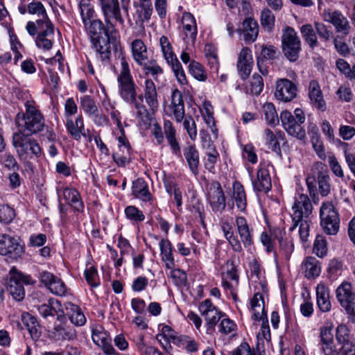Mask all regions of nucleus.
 I'll use <instances>...</instances> for the list:
<instances>
[{
	"label": "nucleus",
	"instance_id": "1",
	"mask_svg": "<svg viewBox=\"0 0 355 355\" xmlns=\"http://www.w3.org/2000/svg\"><path fill=\"white\" fill-rule=\"evenodd\" d=\"M26 112L16 116V123L19 132L26 136L31 135L42 131L45 125L44 119L40 111L36 107L33 101H27L25 103Z\"/></svg>",
	"mask_w": 355,
	"mask_h": 355
},
{
	"label": "nucleus",
	"instance_id": "2",
	"mask_svg": "<svg viewBox=\"0 0 355 355\" xmlns=\"http://www.w3.org/2000/svg\"><path fill=\"white\" fill-rule=\"evenodd\" d=\"M121 69L117 76L119 93L125 103L137 97V85L130 73L129 64L124 57L121 58Z\"/></svg>",
	"mask_w": 355,
	"mask_h": 355
},
{
	"label": "nucleus",
	"instance_id": "3",
	"mask_svg": "<svg viewBox=\"0 0 355 355\" xmlns=\"http://www.w3.org/2000/svg\"><path fill=\"white\" fill-rule=\"evenodd\" d=\"M35 283L31 275H24L15 268H12L8 275L7 291L16 301H21L25 297L24 285Z\"/></svg>",
	"mask_w": 355,
	"mask_h": 355
},
{
	"label": "nucleus",
	"instance_id": "4",
	"mask_svg": "<svg viewBox=\"0 0 355 355\" xmlns=\"http://www.w3.org/2000/svg\"><path fill=\"white\" fill-rule=\"evenodd\" d=\"M301 40L294 28L286 26L282 35V50L290 62H296L302 50Z\"/></svg>",
	"mask_w": 355,
	"mask_h": 355
},
{
	"label": "nucleus",
	"instance_id": "5",
	"mask_svg": "<svg viewBox=\"0 0 355 355\" xmlns=\"http://www.w3.org/2000/svg\"><path fill=\"white\" fill-rule=\"evenodd\" d=\"M320 225L324 232L329 235H336L340 227V218L331 202L322 204L320 210Z\"/></svg>",
	"mask_w": 355,
	"mask_h": 355
},
{
	"label": "nucleus",
	"instance_id": "6",
	"mask_svg": "<svg viewBox=\"0 0 355 355\" xmlns=\"http://www.w3.org/2000/svg\"><path fill=\"white\" fill-rule=\"evenodd\" d=\"M336 293V299L345 310L349 320L355 323V291L352 285L344 282L337 288Z\"/></svg>",
	"mask_w": 355,
	"mask_h": 355
},
{
	"label": "nucleus",
	"instance_id": "7",
	"mask_svg": "<svg viewBox=\"0 0 355 355\" xmlns=\"http://www.w3.org/2000/svg\"><path fill=\"white\" fill-rule=\"evenodd\" d=\"M108 30V27L105 29L106 40L101 38L94 41H92V46L95 49L96 52V56L101 62H108L111 56V44L113 46V49L117 50L118 43L114 37L112 36L111 34L114 29Z\"/></svg>",
	"mask_w": 355,
	"mask_h": 355
},
{
	"label": "nucleus",
	"instance_id": "8",
	"mask_svg": "<svg viewBox=\"0 0 355 355\" xmlns=\"http://www.w3.org/2000/svg\"><path fill=\"white\" fill-rule=\"evenodd\" d=\"M101 8L108 30L114 29L112 21L123 24L124 20L121 13L119 0H99Z\"/></svg>",
	"mask_w": 355,
	"mask_h": 355
},
{
	"label": "nucleus",
	"instance_id": "9",
	"mask_svg": "<svg viewBox=\"0 0 355 355\" xmlns=\"http://www.w3.org/2000/svg\"><path fill=\"white\" fill-rule=\"evenodd\" d=\"M199 311L206 321L208 331H214L220 319L225 315L212 304L209 299H207L200 304Z\"/></svg>",
	"mask_w": 355,
	"mask_h": 355
},
{
	"label": "nucleus",
	"instance_id": "10",
	"mask_svg": "<svg viewBox=\"0 0 355 355\" xmlns=\"http://www.w3.org/2000/svg\"><path fill=\"white\" fill-rule=\"evenodd\" d=\"M24 252L18 239L8 234H0V254L17 259Z\"/></svg>",
	"mask_w": 355,
	"mask_h": 355
},
{
	"label": "nucleus",
	"instance_id": "11",
	"mask_svg": "<svg viewBox=\"0 0 355 355\" xmlns=\"http://www.w3.org/2000/svg\"><path fill=\"white\" fill-rule=\"evenodd\" d=\"M12 142L19 154L32 153L36 157L41 154V148L39 144L34 139L28 138V136L22 132H17L13 135Z\"/></svg>",
	"mask_w": 355,
	"mask_h": 355
},
{
	"label": "nucleus",
	"instance_id": "12",
	"mask_svg": "<svg viewBox=\"0 0 355 355\" xmlns=\"http://www.w3.org/2000/svg\"><path fill=\"white\" fill-rule=\"evenodd\" d=\"M292 220H295V223L302 220L303 218L310 217L313 211V205L308 196L299 194L296 196L292 206Z\"/></svg>",
	"mask_w": 355,
	"mask_h": 355
},
{
	"label": "nucleus",
	"instance_id": "13",
	"mask_svg": "<svg viewBox=\"0 0 355 355\" xmlns=\"http://www.w3.org/2000/svg\"><path fill=\"white\" fill-rule=\"evenodd\" d=\"M207 199L214 212H222L226 207V198L223 190L217 181L212 182L207 193Z\"/></svg>",
	"mask_w": 355,
	"mask_h": 355
},
{
	"label": "nucleus",
	"instance_id": "14",
	"mask_svg": "<svg viewBox=\"0 0 355 355\" xmlns=\"http://www.w3.org/2000/svg\"><path fill=\"white\" fill-rule=\"evenodd\" d=\"M312 171L316 177L320 195L328 196L331 191V184L327 166L321 162H316L313 166Z\"/></svg>",
	"mask_w": 355,
	"mask_h": 355
},
{
	"label": "nucleus",
	"instance_id": "15",
	"mask_svg": "<svg viewBox=\"0 0 355 355\" xmlns=\"http://www.w3.org/2000/svg\"><path fill=\"white\" fill-rule=\"evenodd\" d=\"M57 321L52 334L56 340H73L76 337V330L66 324L67 319L64 311L60 313H58Z\"/></svg>",
	"mask_w": 355,
	"mask_h": 355
},
{
	"label": "nucleus",
	"instance_id": "16",
	"mask_svg": "<svg viewBox=\"0 0 355 355\" xmlns=\"http://www.w3.org/2000/svg\"><path fill=\"white\" fill-rule=\"evenodd\" d=\"M297 85L287 78H282L277 81L276 91L275 93L277 99L289 102L297 96Z\"/></svg>",
	"mask_w": 355,
	"mask_h": 355
},
{
	"label": "nucleus",
	"instance_id": "17",
	"mask_svg": "<svg viewBox=\"0 0 355 355\" xmlns=\"http://www.w3.org/2000/svg\"><path fill=\"white\" fill-rule=\"evenodd\" d=\"M92 340L100 347L107 355L116 354V350L112 344V338L101 326L96 327L92 329Z\"/></svg>",
	"mask_w": 355,
	"mask_h": 355
},
{
	"label": "nucleus",
	"instance_id": "18",
	"mask_svg": "<svg viewBox=\"0 0 355 355\" xmlns=\"http://www.w3.org/2000/svg\"><path fill=\"white\" fill-rule=\"evenodd\" d=\"M252 65V55L250 49L248 47L243 48L237 62L238 72L242 80H245L249 77Z\"/></svg>",
	"mask_w": 355,
	"mask_h": 355
},
{
	"label": "nucleus",
	"instance_id": "19",
	"mask_svg": "<svg viewBox=\"0 0 355 355\" xmlns=\"http://www.w3.org/2000/svg\"><path fill=\"white\" fill-rule=\"evenodd\" d=\"M327 17L328 19H326V21L333 24L336 33H340L345 37L350 33L351 26L349 21L341 12L335 10L332 12H329Z\"/></svg>",
	"mask_w": 355,
	"mask_h": 355
},
{
	"label": "nucleus",
	"instance_id": "20",
	"mask_svg": "<svg viewBox=\"0 0 355 355\" xmlns=\"http://www.w3.org/2000/svg\"><path fill=\"white\" fill-rule=\"evenodd\" d=\"M309 98L312 107L322 112L326 111L327 104L324 99L320 86L316 80H311L309 83Z\"/></svg>",
	"mask_w": 355,
	"mask_h": 355
},
{
	"label": "nucleus",
	"instance_id": "21",
	"mask_svg": "<svg viewBox=\"0 0 355 355\" xmlns=\"http://www.w3.org/2000/svg\"><path fill=\"white\" fill-rule=\"evenodd\" d=\"M301 270L307 279H315L321 272V263L314 257H306L302 263Z\"/></svg>",
	"mask_w": 355,
	"mask_h": 355
},
{
	"label": "nucleus",
	"instance_id": "22",
	"mask_svg": "<svg viewBox=\"0 0 355 355\" xmlns=\"http://www.w3.org/2000/svg\"><path fill=\"white\" fill-rule=\"evenodd\" d=\"M238 31L243 34L245 43L250 44L254 42L258 36L259 26L254 19L248 17L243 21L242 28Z\"/></svg>",
	"mask_w": 355,
	"mask_h": 355
},
{
	"label": "nucleus",
	"instance_id": "23",
	"mask_svg": "<svg viewBox=\"0 0 355 355\" xmlns=\"http://www.w3.org/2000/svg\"><path fill=\"white\" fill-rule=\"evenodd\" d=\"M66 128L68 133L76 141H80L81 136L86 137L82 116H78L75 121L71 117H67L66 119Z\"/></svg>",
	"mask_w": 355,
	"mask_h": 355
},
{
	"label": "nucleus",
	"instance_id": "24",
	"mask_svg": "<svg viewBox=\"0 0 355 355\" xmlns=\"http://www.w3.org/2000/svg\"><path fill=\"white\" fill-rule=\"evenodd\" d=\"M173 114L178 122L182 121L184 116V104L181 92L175 89L173 90L171 96V105Z\"/></svg>",
	"mask_w": 355,
	"mask_h": 355
},
{
	"label": "nucleus",
	"instance_id": "25",
	"mask_svg": "<svg viewBox=\"0 0 355 355\" xmlns=\"http://www.w3.org/2000/svg\"><path fill=\"white\" fill-rule=\"evenodd\" d=\"M254 190L257 192H268L272 187L271 178L268 169L261 168L257 173V178L252 180Z\"/></svg>",
	"mask_w": 355,
	"mask_h": 355
},
{
	"label": "nucleus",
	"instance_id": "26",
	"mask_svg": "<svg viewBox=\"0 0 355 355\" xmlns=\"http://www.w3.org/2000/svg\"><path fill=\"white\" fill-rule=\"evenodd\" d=\"M250 311L252 312V320L260 321L266 319L263 297L260 293H256L251 299Z\"/></svg>",
	"mask_w": 355,
	"mask_h": 355
},
{
	"label": "nucleus",
	"instance_id": "27",
	"mask_svg": "<svg viewBox=\"0 0 355 355\" xmlns=\"http://www.w3.org/2000/svg\"><path fill=\"white\" fill-rule=\"evenodd\" d=\"M144 93L146 103L148 105L150 110L155 112L157 110L159 103L156 87L152 80L146 79L145 80Z\"/></svg>",
	"mask_w": 355,
	"mask_h": 355
},
{
	"label": "nucleus",
	"instance_id": "28",
	"mask_svg": "<svg viewBox=\"0 0 355 355\" xmlns=\"http://www.w3.org/2000/svg\"><path fill=\"white\" fill-rule=\"evenodd\" d=\"M64 315L69 318L71 323L76 326H83L86 322V318L81 309L71 302L64 304Z\"/></svg>",
	"mask_w": 355,
	"mask_h": 355
},
{
	"label": "nucleus",
	"instance_id": "29",
	"mask_svg": "<svg viewBox=\"0 0 355 355\" xmlns=\"http://www.w3.org/2000/svg\"><path fill=\"white\" fill-rule=\"evenodd\" d=\"M237 231L240 236L241 242L245 248H248L253 244L251 230L244 217L239 216L236 218Z\"/></svg>",
	"mask_w": 355,
	"mask_h": 355
},
{
	"label": "nucleus",
	"instance_id": "30",
	"mask_svg": "<svg viewBox=\"0 0 355 355\" xmlns=\"http://www.w3.org/2000/svg\"><path fill=\"white\" fill-rule=\"evenodd\" d=\"M317 306L322 312L330 311L331 305L329 300V288L323 284L316 287Z\"/></svg>",
	"mask_w": 355,
	"mask_h": 355
},
{
	"label": "nucleus",
	"instance_id": "31",
	"mask_svg": "<svg viewBox=\"0 0 355 355\" xmlns=\"http://www.w3.org/2000/svg\"><path fill=\"white\" fill-rule=\"evenodd\" d=\"M280 119L284 128L287 125H294L296 123H304L305 114L302 109L297 108L294 111V115L291 112L285 110L282 112Z\"/></svg>",
	"mask_w": 355,
	"mask_h": 355
},
{
	"label": "nucleus",
	"instance_id": "32",
	"mask_svg": "<svg viewBox=\"0 0 355 355\" xmlns=\"http://www.w3.org/2000/svg\"><path fill=\"white\" fill-rule=\"evenodd\" d=\"M131 49L135 61L139 64H144L148 60L147 48L144 42L140 39L132 42Z\"/></svg>",
	"mask_w": 355,
	"mask_h": 355
},
{
	"label": "nucleus",
	"instance_id": "33",
	"mask_svg": "<svg viewBox=\"0 0 355 355\" xmlns=\"http://www.w3.org/2000/svg\"><path fill=\"white\" fill-rule=\"evenodd\" d=\"M63 197L67 202L78 212H83L84 204L80 199L79 192L75 189L65 188L63 190Z\"/></svg>",
	"mask_w": 355,
	"mask_h": 355
},
{
	"label": "nucleus",
	"instance_id": "34",
	"mask_svg": "<svg viewBox=\"0 0 355 355\" xmlns=\"http://www.w3.org/2000/svg\"><path fill=\"white\" fill-rule=\"evenodd\" d=\"M132 191L135 198L141 199L143 201L148 202L151 199L148 184L142 178H137L133 182Z\"/></svg>",
	"mask_w": 355,
	"mask_h": 355
},
{
	"label": "nucleus",
	"instance_id": "35",
	"mask_svg": "<svg viewBox=\"0 0 355 355\" xmlns=\"http://www.w3.org/2000/svg\"><path fill=\"white\" fill-rule=\"evenodd\" d=\"M162 259L165 262L167 268L171 269L175 266L172 252V244L168 239H162L159 242Z\"/></svg>",
	"mask_w": 355,
	"mask_h": 355
},
{
	"label": "nucleus",
	"instance_id": "36",
	"mask_svg": "<svg viewBox=\"0 0 355 355\" xmlns=\"http://www.w3.org/2000/svg\"><path fill=\"white\" fill-rule=\"evenodd\" d=\"M184 155L190 170L194 175L198 173L199 154L193 145H189L184 149Z\"/></svg>",
	"mask_w": 355,
	"mask_h": 355
},
{
	"label": "nucleus",
	"instance_id": "37",
	"mask_svg": "<svg viewBox=\"0 0 355 355\" xmlns=\"http://www.w3.org/2000/svg\"><path fill=\"white\" fill-rule=\"evenodd\" d=\"M183 29L185 37L194 42L197 34L196 19L191 13H187L182 17Z\"/></svg>",
	"mask_w": 355,
	"mask_h": 355
},
{
	"label": "nucleus",
	"instance_id": "38",
	"mask_svg": "<svg viewBox=\"0 0 355 355\" xmlns=\"http://www.w3.org/2000/svg\"><path fill=\"white\" fill-rule=\"evenodd\" d=\"M164 130L166 138L172 149L173 153L176 155H180V148L175 138V130L170 121H166L164 122Z\"/></svg>",
	"mask_w": 355,
	"mask_h": 355
},
{
	"label": "nucleus",
	"instance_id": "39",
	"mask_svg": "<svg viewBox=\"0 0 355 355\" xmlns=\"http://www.w3.org/2000/svg\"><path fill=\"white\" fill-rule=\"evenodd\" d=\"M328 163L329 168L335 177L341 179L342 181L345 183L351 180L349 175L345 174L342 165L334 154L328 157Z\"/></svg>",
	"mask_w": 355,
	"mask_h": 355
},
{
	"label": "nucleus",
	"instance_id": "40",
	"mask_svg": "<svg viewBox=\"0 0 355 355\" xmlns=\"http://www.w3.org/2000/svg\"><path fill=\"white\" fill-rule=\"evenodd\" d=\"M300 32L304 40L310 48L314 49L318 46L316 31L311 24L302 25L300 28Z\"/></svg>",
	"mask_w": 355,
	"mask_h": 355
},
{
	"label": "nucleus",
	"instance_id": "41",
	"mask_svg": "<svg viewBox=\"0 0 355 355\" xmlns=\"http://www.w3.org/2000/svg\"><path fill=\"white\" fill-rule=\"evenodd\" d=\"M225 237L232 246V250L236 252L242 251V246L239 239L234 236L232 225L228 222L223 223L221 225Z\"/></svg>",
	"mask_w": 355,
	"mask_h": 355
},
{
	"label": "nucleus",
	"instance_id": "42",
	"mask_svg": "<svg viewBox=\"0 0 355 355\" xmlns=\"http://www.w3.org/2000/svg\"><path fill=\"white\" fill-rule=\"evenodd\" d=\"M88 35L90 37L91 42L103 38L101 37L102 31L105 33V29L104 24L100 19H92L88 22V25L85 26Z\"/></svg>",
	"mask_w": 355,
	"mask_h": 355
},
{
	"label": "nucleus",
	"instance_id": "43",
	"mask_svg": "<svg viewBox=\"0 0 355 355\" xmlns=\"http://www.w3.org/2000/svg\"><path fill=\"white\" fill-rule=\"evenodd\" d=\"M233 198L234 199L237 208L243 211L246 209V196L243 185L239 182L233 184Z\"/></svg>",
	"mask_w": 355,
	"mask_h": 355
},
{
	"label": "nucleus",
	"instance_id": "44",
	"mask_svg": "<svg viewBox=\"0 0 355 355\" xmlns=\"http://www.w3.org/2000/svg\"><path fill=\"white\" fill-rule=\"evenodd\" d=\"M54 33V28H51L49 26L47 30H44L40 32L36 39V45L39 48H42L44 50H49L53 46L51 39L49 37H53Z\"/></svg>",
	"mask_w": 355,
	"mask_h": 355
},
{
	"label": "nucleus",
	"instance_id": "45",
	"mask_svg": "<svg viewBox=\"0 0 355 355\" xmlns=\"http://www.w3.org/2000/svg\"><path fill=\"white\" fill-rule=\"evenodd\" d=\"M80 107L84 112L91 116H98V108L94 100L89 96L85 95L80 98Z\"/></svg>",
	"mask_w": 355,
	"mask_h": 355
},
{
	"label": "nucleus",
	"instance_id": "46",
	"mask_svg": "<svg viewBox=\"0 0 355 355\" xmlns=\"http://www.w3.org/2000/svg\"><path fill=\"white\" fill-rule=\"evenodd\" d=\"M293 224L290 227V231H293L299 225V234L302 241H306L308 236H309V228L311 223L310 217L303 218L302 220L295 223V220H292Z\"/></svg>",
	"mask_w": 355,
	"mask_h": 355
},
{
	"label": "nucleus",
	"instance_id": "47",
	"mask_svg": "<svg viewBox=\"0 0 355 355\" xmlns=\"http://www.w3.org/2000/svg\"><path fill=\"white\" fill-rule=\"evenodd\" d=\"M262 110L265 116V119L268 125H275L279 123L276 109L272 103H264L262 107Z\"/></svg>",
	"mask_w": 355,
	"mask_h": 355
},
{
	"label": "nucleus",
	"instance_id": "48",
	"mask_svg": "<svg viewBox=\"0 0 355 355\" xmlns=\"http://www.w3.org/2000/svg\"><path fill=\"white\" fill-rule=\"evenodd\" d=\"M80 15L85 26L88 25V22L92 21L94 16V10L93 6L89 3L88 0H81L79 3Z\"/></svg>",
	"mask_w": 355,
	"mask_h": 355
},
{
	"label": "nucleus",
	"instance_id": "49",
	"mask_svg": "<svg viewBox=\"0 0 355 355\" xmlns=\"http://www.w3.org/2000/svg\"><path fill=\"white\" fill-rule=\"evenodd\" d=\"M327 242L325 237L322 235H317L313 243V252L318 257L323 258L327 255Z\"/></svg>",
	"mask_w": 355,
	"mask_h": 355
},
{
	"label": "nucleus",
	"instance_id": "50",
	"mask_svg": "<svg viewBox=\"0 0 355 355\" xmlns=\"http://www.w3.org/2000/svg\"><path fill=\"white\" fill-rule=\"evenodd\" d=\"M263 89V80L261 76L254 73L250 80V87L246 88V93L259 95Z\"/></svg>",
	"mask_w": 355,
	"mask_h": 355
},
{
	"label": "nucleus",
	"instance_id": "51",
	"mask_svg": "<svg viewBox=\"0 0 355 355\" xmlns=\"http://www.w3.org/2000/svg\"><path fill=\"white\" fill-rule=\"evenodd\" d=\"M338 142L339 146L343 148V155L347 167L355 177V153L349 152V144L342 141H338Z\"/></svg>",
	"mask_w": 355,
	"mask_h": 355
},
{
	"label": "nucleus",
	"instance_id": "52",
	"mask_svg": "<svg viewBox=\"0 0 355 355\" xmlns=\"http://www.w3.org/2000/svg\"><path fill=\"white\" fill-rule=\"evenodd\" d=\"M142 66V69L146 75H151L154 79L157 80V76L163 73L162 69L157 64L155 60H146L144 64H139Z\"/></svg>",
	"mask_w": 355,
	"mask_h": 355
},
{
	"label": "nucleus",
	"instance_id": "53",
	"mask_svg": "<svg viewBox=\"0 0 355 355\" xmlns=\"http://www.w3.org/2000/svg\"><path fill=\"white\" fill-rule=\"evenodd\" d=\"M159 43L162 47V51L167 63L173 62L175 59H178L176 55L172 51V46L166 36H162L159 39Z\"/></svg>",
	"mask_w": 355,
	"mask_h": 355
},
{
	"label": "nucleus",
	"instance_id": "54",
	"mask_svg": "<svg viewBox=\"0 0 355 355\" xmlns=\"http://www.w3.org/2000/svg\"><path fill=\"white\" fill-rule=\"evenodd\" d=\"M275 16L272 11L265 8L261 13V26L268 31H270L275 26Z\"/></svg>",
	"mask_w": 355,
	"mask_h": 355
},
{
	"label": "nucleus",
	"instance_id": "55",
	"mask_svg": "<svg viewBox=\"0 0 355 355\" xmlns=\"http://www.w3.org/2000/svg\"><path fill=\"white\" fill-rule=\"evenodd\" d=\"M189 72L193 78L200 81L207 79V73L203 66L198 62L192 61L189 66Z\"/></svg>",
	"mask_w": 355,
	"mask_h": 355
},
{
	"label": "nucleus",
	"instance_id": "56",
	"mask_svg": "<svg viewBox=\"0 0 355 355\" xmlns=\"http://www.w3.org/2000/svg\"><path fill=\"white\" fill-rule=\"evenodd\" d=\"M126 103L132 105L136 110V116L140 121L144 122L148 119L149 113L146 107L141 101H137V97H135L132 101Z\"/></svg>",
	"mask_w": 355,
	"mask_h": 355
},
{
	"label": "nucleus",
	"instance_id": "57",
	"mask_svg": "<svg viewBox=\"0 0 355 355\" xmlns=\"http://www.w3.org/2000/svg\"><path fill=\"white\" fill-rule=\"evenodd\" d=\"M303 123H296L294 125H287L284 128L286 132L292 137L297 138L299 140L304 141L306 139L305 130L302 127Z\"/></svg>",
	"mask_w": 355,
	"mask_h": 355
},
{
	"label": "nucleus",
	"instance_id": "58",
	"mask_svg": "<svg viewBox=\"0 0 355 355\" xmlns=\"http://www.w3.org/2000/svg\"><path fill=\"white\" fill-rule=\"evenodd\" d=\"M343 270V263L338 259L330 260L327 268V272L330 278L336 279L341 275Z\"/></svg>",
	"mask_w": 355,
	"mask_h": 355
},
{
	"label": "nucleus",
	"instance_id": "59",
	"mask_svg": "<svg viewBox=\"0 0 355 355\" xmlns=\"http://www.w3.org/2000/svg\"><path fill=\"white\" fill-rule=\"evenodd\" d=\"M336 337L338 343L341 345L352 342L349 336V330L345 324H339L337 327Z\"/></svg>",
	"mask_w": 355,
	"mask_h": 355
},
{
	"label": "nucleus",
	"instance_id": "60",
	"mask_svg": "<svg viewBox=\"0 0 355 355\" xmlns=\"http://www.w3.org/2000/svg\"><path fill=\"white\" fill-rule=\"evenodd\" d=\"M85 277L87 284L92 287H97L100 284L98 272L94 266H90L85 269Z\"/></svg>",
	"mask_w": 355,
	"mask_h": 355
},
{
	"label": "nucleus",
	"instance_id": "61",
	"mask_svg": "<svg viewBox=\"0 0 355 355\" xmlns=\"http://www.w3.org/2000/svg\"><path fill=\"white\" fill-rule=\"evenodd\" d=\"M15 217V210L8 205H0V222L10 223Z\"/></svg>",
	"mask_w": 355,
	"mask_h": 355
},
{
	"label": "nucleus",
	"instance_id": "62",
	"mask_svg": "<svg viewBox=\"0 0 355 355\" xmlns=\"http://www.w3.org/2000/svg\"><path fill=\"white\" fill-rule=\"evenodd\" d=\"M264 133L266 135V142L268 148L274 152H280L279 143L273 132L270 129L266 128L264 130Z\"/></svg>",
	"mask_w": 355,
	"mask_h": 355
},
{
	"label": "nucleus",
	"instance_id": "63",
	"mask_svg": "<svg viewBox=\"0 0 355 355\" xmlns=\"http://www.w3.org/2000/svg\"><path fill=\"white\" fill-rule=\"evenodd\" d=\"M280 55L278 49L274 46H263L261 51V56L263 60H274Z\"/></svg>",
	"mask_w": 355,
	"mask_h": 355
},
{
	"label": "nucleus",
	"instance_id": "64",
	"mask_svg": "<svg viewBox=\"0 0 355 355\" xmlns=\"http://www.w3.org/2000/svg\"><path fill=\"white\" fill-rule=\"evenodd\" d=\"M49 289L51 293L60 296H63L67 293V286L65 284L57 277H55V279L50 284Z\"/></svg>",
	"mask_w": 355,
	"mask_h": 355
}]
</instances>
